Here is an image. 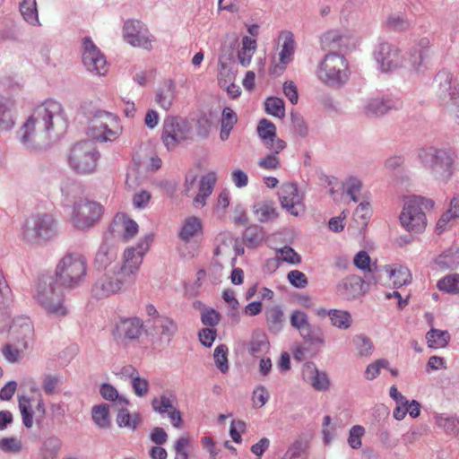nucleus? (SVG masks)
I'll use <instances>...</instances> for the list:
<instances>
[{
    "instance_id": "nucleus-1",
    "label": "nucleus",
    "mask_w": 459,
    "mask_h": 459,
    "mask_svg": "<svg viewBox=\"0 0 459 459\" xmlns=\"http://www.w3.org/2000/svg\"><path fill=\"white\" fill-rule=\"evenodd\" d=\"M67 127L68 118L62 104L49 99L34 108L19 131L20 140L27 149H41L59 139Z\"/></svg>"
},
{
    "instance_id": "nucleus-2",
    "label": "nucleus",
    "mask_w": 459,
    "mask_h": 459,
    "mask_svg": "<svg viewBox=\"0 0 459 459\" xmlns=\"http://www.w3.org/2000/svg\"><path fill=\"white\" fill-rule=\"evenodd\" d=\"M418 159L438 181L447 182L454 174L455 154L450 149L422 147L418 151Z\"/></svg>"
},
{
    "instance_id": "nucleus-3",
    "label": "nucleus",
    "mask_w": 459,
    "mask_h": 459,
    "mask_svg": "<svg viewBox=\"0 0 459 459\" xmlns=\"http://www.w3.org/2000/svg\"><path fill=\"white\" fill-rule=\"evenodd\" d=\"M54 275H41L39 278L34 299L44 308V310L53 316H65L68 311L64 305V294Z\"/></svg>"
},
{
    "instance_id": "nucleus-4",
    "label": "nucleus",
    "mask_w": 459,
    "mask_h": 459,
    "mask_svg": "<svg viewBox=\"0 0 459 459\" xmlns=\"http://www.w3.org/2000/svg\"><path fill=\"white\" fill-rule=\"evenodd\" d=\"M57 234V223L52 214H31L23 222L22 239L30 245H43Z\"/></svg>"
},
{
    "instance_id": "nucleus-5",
    "label": "nucleus",
    "mask_w": 459,
    "mask_h": 459,
    "mask_svg": "<svg viewBox=\"0 0 459 459\" xmlns=\"http://www.w3.org/2000/svg\"><path fill=\"white\" fill-rule=\"evenodd\" d=\"M100 153L94 142L80 141L74 143L67 152L68 167L77 175L87 176L97 171Z\"/></svg>"
},
{
    "instance_id": "nucleus-6",
    "label": "nucleus",
    "mask_w": 459,
    "mask_h": 459,
    "mask_svg": "<svg viewBox=\"0 0 459 459\" xmlns=\"http://www.w3.org/2000/svg\"><path fill=\"white\" fill-rule=\"evenodd\" d=\"M433 206L432 200L422 196L413 195L406 198L399 217L401 225L409 232H423L428 223L425 212Z\"/></svg>"
},
{
    "instance_id": "nucleus-7",
    "label": "nucleus",
    "mask_w": 459,
    "mask_h": 459,
    "mask_svg": "<svg viewBox=\"0 0 459 459\" xmlns=\"http://www.w3.org/2000/svg\"><path fill=\"white\" fill-rule=\"evenodd\" d=\"M86 273L87 262L84 256L78 253H68L57 264L54 276L60 286L73 289L83 281Z\"/></svg>"
},
{
    "instance_id": "nucleus-8",
    "label": "nucleus",
    "mask_w": 459,
    "mask_h": 459,
    "mask_svg": "<svg viewBox=\"0 0 459 459\" xmlns=\"http://www.w3.org/2000/svg\"><path fill=\"white\" fill-rule=\"evenodd\" d=\"M316 75L324 84L329 86H341L345 83L350 72L344 56L336 53L325 55L317 68Z\"/></svg>"
},
{
    "instance_id": "nucleus-9",
    "label": "nucleus",
    "mask_w": 459,
    "mask_h": 459,
    "mask_svg": "<svg viewBox=\"0 0 459 459\" xmlns=\"http://www.w3.org/2000/svg\"><path fill=\"white\" fill-rule=\"evenodd\" d=\"M192 126L181 117L169 116L163 121L161 141L168 151H173L190 139Z\"/></svg>"
},
{
    "instance_id": "nucleus-10",
    "label": "nucleus",
    "mask_w": 459,
    "mask_h": 459,
    "mask_svg": "<svg viewBox=\"0 0 459 459\" xmlns=\"http://www.w3.org/2000/svg\"><path fill=\"white\" fill-rule=\"evenodd\" d=\"M14 328L16 343L6 344L2 350L4 357L12 363L19 361L21 354L32 345L34 340V327L29 318L22 319L19 326L15 324Z\"/></svg>"
},
{
    "instance_id": "nucleus-11",
    "label": "nucleus",
    "mask_w": 459,
    "mask_h": 459,
    "mask_svg": "<svg viewBox=\"0 0 459 459\" xmlns=\"http://www.w3.org/2000/svg\"><path fill=\"white\" fill-rule=\"evenodd\" d=\"M102 214V206L94 201L80 200L73 204L71 223L79 230L92 227Z\"/></svg>"
},
{
    "instance_id": "nucleus-12",
    "label": "nucleus",
    "mask_w": 459,
    "mask_h": 459,
    "mask_svg": "<svg viewBox=\"0 0 459 459\" xmlns=\"http://www.w3.org/2000/svg\"><path fill=\"white\" fill-rule=\"evenodd\" d=\"M122 37L126 43L134 48L145 50L152 48L154 37L147 26L139 20H127L123 26Z\"/></svg>"
},
{
    "instance_id": "nucleus-13",
    "label": "nucleus",
    "mask_w": 459,
    "mask_h": 459,
    "mask_svg": "<svg viewBox=\"0 0 459 459\" xmlns=\"http://www.w3.org/2000/svg\"><path fill=\"white\" fill-rule=\"evenodd\" d=\"M82 59L85 68L93 74L101 76L108 72L107 61L104 55L90 37H84L82 39Z\"/></svg>"
},
{
    "instance_id": "nucleus-14",
    "label": "nucleus",
    "mask_w": 459,
    "mask_h": 459,
    "mask_svg": "<svg viewBox=\"0 0 459 459\" xmlns=\"http://www.w3.org/2000/svg\"><path fill=\"white\" fill-rule=\"evenodd\" d=\"M278 195L281 207L290 214L299 216L305 212L304 197L296 184L283 183Z\"/></svg>"
},
{
    "instance_id": "nucleus-15",
    "label": "nucleus",
    "mask_w": 459,
    "mask_h": 459,
    "mask_svg": "<svg viewBox=\"0 0 459 459\" xmlns=\"http://www.w3.org/2000/svg\"><path fill=\"white\" fill-rule=\"evenodd\" d=\"M115 122V116L107 111L99 112L89 123L87 134L100 143L112 141L114 131L109 127Z\"/></svg>"
},
{
    "instance_id": "nucleus-16",
    "label": "nucleus",
    "mask_w": 459,
    "mask_h": 459,
    "mask_svg": "<svg viewBox=\"0 0 459 459\" xmlns=\"http://www.w3.org/2000/svg\"><path fill=\"white\" fill-rule=\"evenodd\" d=\"M434 91L440 105L459 96V88L455 76L447 70H440L434 79Z\"/></svg>"
},
{
    "instance_id": "nucleus-17",
    "label": "nucleus",
    "mask_w": 459,
    "mask_h": 459,
    "mask_svg": "<svg viewBox=\"0 0 459 459\" xmlns=\"http://www.w3.org/2000/svg\"><path fill=\"white\" fill-rule=\"evenodd\" d=\"M375 58L383 72H391L403 65V59L395 46L383 42L375 50Z\"/></svg>"
},
{
    "instance_id": "nucleus-18",
    "label": "nucleus",
    "mask_w": 459,
    "mask_h": 459,
    "mask_svg": "<svg viewBox=\"0 0 459 459\" xmlns=\"http://www.w3.org/2000/svg\"><path fill=\"white\" fill-rule=\"evenodd\" d=\"M110 224L107 232L103 236L102 242L96 254L94 264L99 271L108 272L112 267L111 264L115 260V234Z\"/></svg>"
},
{
    "instance_id": "nucleus-19",
    "label": "nucleus",
    "mask_w": 459,
    "mask_h": 459,
    "mask_svg": "<svg viewBox=\"0 0 459 459\" xmlns=\"http://www.w3.org/2000/svg\"><path fill=\"white\" fill-rule=\"evenodd\" d=\"M368 290L365 281L355 274L341 280L336 285V292L343 299L351 300L364 295Z\"/></svg>"
},
{
    "instance_id": "nucleus-20",
    "label": "nucleus",
    "mask_w": 459,
    "mask_h": 459,
    "mask_svg": "<svg viewBox=\"0 0 459 459\" xmlns=\"http://www.w3.org/2000/svg\"><path fill=\"white\" fill-rule=\"evenodd\" d=\"M148 239L149 237H145L141 239L136 246L128 247L124 251L121 268L137 273L140 265L143 263V255L149 249Z\"/></svg>"
},
{
    "instance_id": "nucleus-21",
    "label": "nucleus",
    "mask_w": 459,
    "mask_h": 459,
    "mask_svg": "<svg viewBox=\"0 0 459 459\" xmlns=\"http://www.w3.org/2000/svg\"><path fill=\"white\" fill-rule=\"evenodd\" d=\"M148 331L156 335L161 342L169 344L178 333V325L172 317L164 315L149 325Z\"/></svg>"
},
{
    "instance_id": "nucleus-22",
    "label": "nucleus",
    "mask_w": 459,
    "mask_h": 459,
    "mask_svg": "<svg viewBox=\"0 0 459 459\" xmlns=\"http://www.w3.org/2000/svg\"><path fill=\"white\" fill-rule=\"evenodd\" d=\"M399 108L400 103L398 101L373 98L366 101L362 108V114L368 118H377Z\"/></svg>"
},
{
    "instance_id": "nucleus-23",
    "label": "nucleus",
    "mask_w": 459,
    "mask_h": 459,
    "mask_svg": "<svg viewBox=\"0 0 459 459\" xmlns=\"http://www.w3.org/2000/svg\"><path fill=\"white\" fill-rule=\"evenodd\" d=\"M143 329V322L139 317L121 318L117 325V333L121 342L138 339Z\"/></svg>"
},
{
    "instance_id": "nucleus-24",
    "label": "nucleus",
    "mask_w": 459,
    "mask_h": 459,
    "mask_svg": "<svg viewBox=\"0 0 459 459\" xmlns=\"http://www.w3.org/2000/svg\"><path fill=\"white\" fill-rule=\"evenodd\" d=\"M431 42L427 37L420 38L410 50V62L414 69H419L431 56Z\"/></svg>"
},
{
    "instance_id": "nucleus-25",
    "label": "nucleus",
    "mask_w": 459,
    "mask_h": 459,
    "mask_svg": "<svg viewBox=\"0 0 459 459\" xmlns=\"http://www.w3.org/2000/svg\"><path fill=\"white\" fill-rule=\"evenodd\" d=\"M303 378L317 391H325L329 388V379L325 372L319 371L315 364L307 363L302 369Z\"/></svg>"
},
{
    "instance_id": "nucleus-26",
    "label": "nucleus",
    "mask_w": 459,
    "mask_h": 459,
    "mask_svg": "<svg viewBox=\"0 0 459 459\" xmlns=\"http://www.w3.org/2000/svg\"><path fill=\"white\" fill-rule=\"evenodd\" d=\"M385 273L394 288H400L407 285L411 281V274L410 270L401 264L385 265L380 270Z\"/></svg>"
},
{
    "instance_id": "nucleus-27",
    "label": "nucleus",
    "mask_w": 459,
    "mask_h": 459,
    "mask_svg": "<svg viewBox=\"0 0 459 459\" xmlns=\"http://www.w3.org/2000/svg\"><path fill=\"white\" fill-rule=\"evenodd\" d=\"M117 424L131 432L136 431L143 424V418L139 412H130L126 408H118L117 412Z\"/></svg>"
},
{
    "instance_id": "nucleus-28",
    "label": "nucleus",
    "mask_w": 459,
    "mask_h": 459,
    "mask_svg": "<svg viewBox=\"0 0 459 459\" xmlns=\"http://www.w3.org/2000/svg\"><path fill=\"white\" fill-rule=\"evenodd\" d=\"M114 267L109 268L95 283L92 292L96 299H105L115 291L113 281Z\"/></svg>"
},
{
    "instance_id": "nucleus-29",
    "label": "nucleus",
    "mask_w": 459,
    "mask_h": 459,
    "mask_svg": "<svg viewBox=\"0 0 459 459\" xmlns=\"http://www.w3.org/2000/svg\"><path fill=\"white\" fill-rule=\"evenodd\" d=\"M176 97V85L173 81L167 80L157 90L155 101L164 110H169Z\"/></svg>"
},
{
    "instance_id": "nucleus-30",
    "label": "nucleus",
    "mask_w": 459,
    "mask_h": 459,
    "mask_svg": "<svg viewBox=\"0 0 459 459\" xmlns=\"http://www.w3.org/2000/svg\"><path fill=\"white\" fill-rule=\"evenodd\" d=\"M248 352L253 357H259L268 351L270 342L267 335L262 330L256 329L252 333L250 341L247 342Z\"/></svg>"
},
{
    "instance_id": "nucleus-31",
    "label": "nucleus",
    "mask_w": 459,
    "mask_h": 459,
    "mask_svg": "<svg viewBox=\"0 0 459 459\" xmlns=\"http://www.w3.org/2000/svg\"><path fill=\"white\" fill-rule=\"evenodd\" d=\"M119 239L124 243L131 241L139 232L138 223L125 213L119 216Z\"/></svg>"
},
{
    "instance_id": "nucleus-32",
    "label": "nucleus",
    "mask_w": 459,
    "mask_h": 459,
    "mask_svg": "<svg viewBox=\"0 0 459 459\" xmlns=\"http://www.w3.org/2000/svg\"><path fill=\"white\" fill-rule=\"evenodd\" d=\"M241 45V48L238 50L237 58L242 66L247 67L251 64L252 57L256 51L257 43L255 39L244 36Z\"/></svg>"
},
{
    "instance_id": "nucleus-33",
    "label": "nucleus",
    "mask_w": 459,
    "mask_h": 459,
    "mask_svg": "<svg viewBox=\"0 0 459 459\" xmlns=\"http://www.w3.org/2000/svg\"><path fill=\"white\" fill-rule=\"evenodd\" d=\"M216 180L215 172H209L202 177L199 185V192L194 199L195 204H201L202 206L205 204V199L212 194Z\"/></svg>"
},
{
    "instance_id": "nucleus-34",
    "label": "nucleus",
    "mask_w": 459,
    "mask_h": 459,
    "mask_svg": "<svg viewBox=\"0 0 459 459\" xmlns=\"http://www.w3.org/2000/svg\"><path fill=\"white\" fill-rule=\"evenodd\" d=\"M12 106L8 99L0 96V132L9 131L14 126Z\"/></svg>"
},
{
    "instance_id": "nucleus-35",
    "label": "nucleus",
    "mask_w": 459,
    "mask_h": 459,
    "mask_svg": "<svg viewBox=\"0 0 459 459\" xmlns=\"http://www.w3.org/2000/svg\"><path fill=\"white\" fill-rule=\"evenodd\" d=\"M91 417L98 428L109 429L111 427L109 406L108 404L101 403L93 406L91 409Z\"/></svg>"
},
{
    "instance_id": "nucleus-36",
    "label": "nucleus",
    "mask_w": 459,
    "mask_h": 459,
    "mask_svg": "<svg viewBox=\"0 0 459 459\" xmlns=\"http://www.w3.org/2000/svg\"><path fill=\"white\" fill-rule=\"evenodd\" d=\"M62 195L67 200L74 199L83 194V186L73 178H65L60 184Z\"/></svg>"
},
{
    "instance_id": "nucleus-37",
    "label": "nucleus",
    "mask_w": 459,
    "mask_h": 459,
    "mask_svg": "<svg viewBox=\"0 0 459 459\" xmlns=\"http://www.w3.org/2000/svg\"><path fill=\"white\" fill-rule=\"evenodd\" d=\"M327 316L332 325L339 329L347 330L351 326L352 317L350 312L341 309H330Z\"/></svg>"
},
{
    "instance_id": "nucleus-38",
    "label": "nucleus",
    "mask_w": 459,
    "mask_h": 459,
    "mask_svg": "<svg viewBox=\"0 0 459 459\" xmlns=\"http://www.w3.org/2000/svg\"><path fill=\"white\" fill-rule=\"evenodd\" d=\"M281 39H283V43L281 45V50L279 54L280 56V63L282 65L281 69H284V66L290 63L292 60V56L295 51V41L293 39V36L290 32H286L281 35Z\"/></svg>"
},
{
    "instance_id": "nucleus-39",
    "label": "nucleus",
    "mask_w": 459,
    "mask_h": 459,
    "mask_svg": "<svg viewBox=\"0 0 459 459\" xmlns=\"http://www.w3.org/2000/svg\"><path fill=\"white\" fill-rule=\"evenodd\" d=\"M237 121V114L230 108H224L221 114V128L220 133V138L222 141H225L229 138L230 134Z\"/></svg>"
},
{
    "instance_id": "nucleus-40",
    "label": "nucleus",
    "mask_w": 459,
    "mask_h": 459,
    "mask_svg": "<svg viewBox=\"0 0 459 459\" xmlns=\"http://www.w3.org/2000/svg\"><path fill=\"white\" fill-rule=\"evenodd\" d=\"M299 334L310 345L323 346L325 344V334L322 328L318 325L310 324Z\"/></svg>"
},
{
    "instance_id": "nucleus-41",
    "label": "nucleus",
    "mask_w": 459,
    "mask_h": 459,
    "mask_svg": "<svg viewBox=\"0 0 459 459\" xmlns=\"http://www.w3.org/2000/svg\"><path fill=\"white\" fill-rule=\"evenodd\" d=\"M253 212L256 215L260 222H266L272 219H275L278 213L273 204L269 202H259L253 205Z\"/></svg>"
},
{
    "instance_id": "nucleus-42",
    "label": "nucleus",
    "mask_w": 459,
    "mask_h": 459,
    "mask_svg": "<svg viewBox=\"0 0 459 459\" xmlns=\"http://www.w3.org/2000/svg\"><path fill=\"white\" fill-rule=\"evenodd\" d=\"M265 314L269 330L273 333H279L282 329L284 322L282 310L274 306L270 307Z\"/></svg>"
},
{
    "instance_id": "nucleus-43",
    "label": "nucleus",
    "mask_w": 459,
    "mask_h": 459,
    "mask_svg": "<svg viewBox=\"0 0 459 459\" xmlns=\"http://www.w3.org/2000/svg\"><path fill=\"white\" fill-rule=\"evenodd\" d=\"M264 238L263 228L258 225L247 227L243 234V241L247 247H255L260 245Z\"/></svg>"
},
{
    "instance_id": "nucleus-44",
    "label": "nucleus",
    "mask_w": 459,
    "mask_h": 459,
    "mask_svg": "<svg viewBox=\"0 0 459 459\" xmlns=\"http://www.w3.org/2000/svg\"><path fill=\"white\" fill-rule=\"evenodd\" d=\"M426 339L430 348H444L447 345L450 334L447 331L431 328L426 334Z\"/></svg>"
},
{
    "instance_id": "nucleus-45",
    "label": "nucleus",
    "mask_w": 459,
    "mask_h": 459,
    "mask_svg": "<svg viewBox=\"0 0 459 459\" xmlns=\"http://www.w3.org/2000/svg\"><path fill=\"white\" fill-rule=\"evenodd\" d=\"M20 12L28 23L39 24L36 0H22L20 4Z\"/></svg>"
},
{
    "instance_id": "nucleus-46",
    "label": "nucleus",
    "mask_w": 459,
    "mask_h": 459,
    "mask_svg": "<svg viewBox=\"0 0 459 459\" xmlns=\"http://www.w3.org/2000/svg\"><path fill=\"white\" fill-rule=\"evenodd\" d=\"M136 273L120 267L117 273V292L126 291L135 282Z\"/></svg>"
},
{
    "instance_id": "nucleus-47",
    "label": "nucleus",
    "mask_w": 459,
    "mask_h": 459,
    "mask_svg": "<svg viewBox=\"0 0 459 459\" xmlns=\"http://www.w3.org/2000/svg\"><path fill=\"white\" fill-rule=\"evenodd\" d=\"M202 226L201 221L196 217H189L186 219L182 230L180 231V237L184 240H189L192 237L201 231Z\"/></svg>"
},
{
    "instance_id": "nucleus-48",
    "label": "nucleus",
    "mask_w": 459,
    "mask_h": 459,
    "mask_svg": "<svg viewBox=\"0 0 459 459\" xmlns=\"http://www.w3.org/2000/svg\"><path fill=\"white\" fill-rule=\"evenodd\" d=\"M229 349L225 344L218 345L213 352V359L217 368L223 374L229 371Z\"/></svg>"
},
{
    "instance_id": "nucleus-49",
    "label": "nucleus",
    "mask_w": 459,
    "mask_h": 459,
    "mask_svg": "<svg viewBox=\"0 0 459 459\" xmlns=\"http://www.w3.org/2000/svg\"><path fill=\"white\" fill-rule=\"evenodd\" d=\"M435 264L440 270L455 269L459 264V255L452 252H444L435 259Z\"/></svg>"
},
{
    "instance_id": "nucleus-50",
    "label": "nucleus",
    "mask_w": 459,
    "mask_h": 459,
    "mask_svg": "<svg viewBox=\"0 0 459 459\" xmlns=\"http://www.w3.org/2000/svg\"><path fill=\"white\" fill-rule=\"evenodd\" d=\"M441 291L459 295V274H452L439 280L437 284Z\"/></svg>"
},
{
    "instance_id": "nucleus-51",
    "label": "nucleus",
    "mask_w": 459,
    "mask_h": 459,
    "mask_svg": "<svg viewBox=\"0 0 459 459\" xmlns=\"http://www.w3.org/2000/svg\"><path fill=\"white\" fill-rule=\"evenodd\" d=\"M265 111L273 117H283L285 115L284 102L281 99L276 97H269L264 102Z\"/></svg>"
},
{
    "instance_id": "nucleus-52",
    "label": "nucleus",
    "mask_w": 459,
    "mask_h": 459,
    "mask_svg": "<svg viewBox=\"0 0 459 459\" xmlns=\"http://www.w3.org/2000/svg\"><path fill=\"white\" fill-rule=\"evenodd\" d=\"M19 409L23 425L27 429H30L33 425V411L31 410L30 401L28 397L22 396L19 399Z\"/></svg>"
},
{
    "instance_id": "nucleus-53",
    "label": "nucleus",
    "mask_w": 459,
    "mask_h": 459,
    "mask_svg": "<svg viewBox=\"0 0 459 459\" xmlns=\"http://www.w3.org/2000/svg\"><path fill=\"white\" fill-rule=\"evenodd\" d=\"M257 134L263 143H265V142L276 136V126L271 121L263 118L258 124Z\"/></svg>"
},
{
    "instance_id": "nucleus-54",
    "label": "nucleus",
    "mask_w": 459,
    "mask_h": 459,
    "mask_svg": "<svg viewBox=\"0 0 459 459\" xmlns=\"http://www.w3.org/2000/svg\"><path fill=\"white\" fill-rule=\"evenodd\" d=\"M343 186L347 195L351 196L353 202L357 203L359 200L362 189L361 181L357 178L351 177L345 181Z\"/></svg>"
},
{
    "instance_id": "nucleus-55",
    "label": "nucleus",
    "mask_w": 459,
    "mask_h": 459,
    "mask_svg": "<svg viewBox=\"0 0 459 459\" xmlns=\"http://www.w3.org/2000/svg\"><path fill=\"white\" fill-rule=\"evenodd\" d=\"M290 322L291 326L297 329L299 333L310 325L307 313L301 310L292 311Z\"/></svg>"
},
{
    "instance_id": "nucleus-56",
    "label": "nucleus",
    "mask_w": 459,
    "mask_h": 459,
    "mask_svg": "<svg viewBox=\"0 0 459 459\" xmlns=\"http://www.w3.org/2000/svg\"><path fill=\"white\" fill-rule=\"evenodd\" d=\"M152 406L153 411L160 414H164L175 407L173 400L165 394L153 398Z\"/></svg>"
},
{
    "instance_id": "nucleus-57",
    "label": "nucleus",
    "mask_w": 459,
    "mask_h": 459,
    "mask_svg": "<svg viewBox=\"0 0 459 459\" xmlns=\"http://www.w3.org/2000/svg\"><path fill=\"white\" fill-rule=\"evenodd\" d=\"M437 425L447 433H454L457 429V420L454 416L438 414L435 416Z\"/></svg>"
},
{
    "instance_id": "nucleus-58",
    "label": "nucleus",
    "mask_w": 459,
    "mask_h": 459,
    "mask_svg": "<svg viewBox=\"0 0 459 459\" xmlns=\"http://www.w3.org/2000/svg\"><path fill=\"white\" fill-rule=\"evenodd\" d=\"M61 384V378L57 375L48 374L43 376L41 386L44 393L48 395L53 394Z\"/></svg>"
},
{
    "instance_id": "nucleus-59",
    "label": "nucleus",
    "mask_w": 459,
    "mask_h": 459,
    "mask_svg": "<svg viewBox=\"0 0 459 459\" xmlns=\"http://www.w3.org/2000/svg\"><path fill=\"white\" fill-rule=\"evenodd\" d=\"M132 388L138 397H144L150 391V383L148 379L141 377L139 374L131 380Z\"/></svg>"
},
{
    "instance_id": "nucleus-60",
    "label": "nucleus",
    "mask_w": 459,
    "mask_h": 459,
    "mask_svg": "<svg viewBox=\"0 0 459 459\" xmlns=\"http://www.w3.org/2000/svg\"><path fill=\"white\" fill-rule=\"evenodd\" d=\"M202 323L209 328L216 326L221 321V315L213 308L204 307L201 312Z\"/></svg>"
},
{
    "instance_id": "nucleus-61",
    "label": "nucleus",
    "mask_w": 459,
    "mask_h": 459,
    "mask_svg": "<svg viewBox=\"0 0 459 459\" xmlns=\"http://www.w3.org/2000/svg\"><path fill=\"white\" fill-rule=\"evenodd\" d=\"M341 31L329 30L325 32L321 38L322 46L325 48L335 49L339 48L341 39Z\"/></svg>"
},
{
    "instance_id": "nucleus-62",
    "label": "nucleus",
    "mask_w": 459,
    "mask_h": 459,
    "mask_svg": "<svg viewBox=\"0 0 459 459\" xmlns=\"http://www.w3.org/2000/svg\"><path fill=\"white\" fill-rule=\"evenodd\" d=\"M365 433V429L360 425L353 426L349 432L348 444L353 449L360 448L361 437Z\"/></svg>"
},
{
    "instance_id": "nucleus-63",
    "label": "nucleus",
    "mask_w": 459,
    "mask_h": 459,
    "mask_svg": "<svg viewBox=\"0 0 459 459\" xmlns=\"http://www.w3.org/2000/svg\"><path fill=\"white\" fill-rule=\"evenodd\" d=\"M152 199V194L146 190H141L133 195L132 204L134 209H145Z\"/></svg>"
},
{
    "instance_id": "nucleus-64",
    "label": "nucleus",
    "mask_w": 459,
    "mask_h": 459,
    "mask_svg": "<svg viewBox=\"0 0 459 459\" xmlns=\"http://www.w3.org/2000/svg\"><path fill=\"white\" fill-rule=\"evenodd\" d=\"M388 364V361L384 359H377L369 364L366 368L365 377L368 380L375 379L379 375L380 369L382 368H387Z\"/></svg>"
}]
</instances>
